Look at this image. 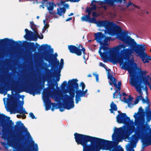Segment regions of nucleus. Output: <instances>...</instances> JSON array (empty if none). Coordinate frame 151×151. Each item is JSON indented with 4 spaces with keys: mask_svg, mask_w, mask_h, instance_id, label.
<instances>
[{
    "mask_svg": "<svg viewBox=\"0 0 151 151\" xmlns=\"http://www.w3.org/2000/svg\"><path fill=\"white\" fill-rule=\"evenodd\" d=\"M74 136L77 143L83 146V151H99L101 149L109 150V151H124L122 147L110 149L111 141L77 133H75Z\"/></svg>",
    "mask_w": 151,
    "mask_h": 151,
    "instance_id": "obj_1",
    "label": "nucleus"
},
{
    "mask_svg": "<svg viewBox=\"0 0 151 151\" xmlns=\"http://www.w3.org/2000/svg\"><path fill=\"white\" fill-rule=\"evenodd\" d=\"M78 81L76 79H73L68 81V87L67 89V91L65 92V93H69L70 95L66 97L65 101L66 104V108L69 109L74 107V98L75 96V92L76 89V102L78 104V101H81V97L85 96L88 95L87 92V90L86 89L84 91H83L85 87V85L83 82L81 83L80 87L82 88V90L79 89L78 84L77 83Z\"/></svg>",
    "mask_w": 151,
    "mask_h": 151,
    "instance_id": "obj_2",
    "label": "nucleus"
},
{
    "mask_svg": "<svg viewBox=\"0 0 151 151\" xmlns=\"http://www.w3.org/2000/svg\"><path fill=\"white\" fill-rule=\"evenodd\" d=\"M116 120L119 123L126 125L122 127L114 129V133L112 136V140L119 141L123 137L126 138L130 136L133 133L135 128L133 122L130 120L126 114H119L116 117Z\"/></svg>",
    "mask_w": 151,
    "mask_h": 151,
    "instance_id": "obj_3",
    "label": "nucleus"
},
{
    "mask_svg": "<svg viewBox=\"0 0 151 151\" xmlns=\"http://www.w3.org/2000/svg\"><path fill=\"white\" fill-rule=\"evenodd\" d=\"M96 24L98 27L104 28V29H100L99 30H104L106 34L116 35L117 38L125 42L124 35L122 32L121 28L114 23L106 21H98L96 22Z\"/></svg>",
    "mask_w": 151,
    "mask_h": 151,
    "instance_id": "obj_4",
    "label": "nucleus"
},
{
    "mask_svg": "<svg viewBox=\"0 0 151 151\" xmlns=\"http://www.w3.org/2000/svg\"><path fill=\"white\" fill-rule=\"evenodd\" d=\"M22 100V101H18L15 99H12L8 100L7 98H4V104L6 111L10 112L11 114L16 113H19L22 115L27 114L25 109L22 106L20 107L19 109H17L18 104L23 105L24 104L23 99Z\"/></svg>",
    "mask_w": 151,
    "mask_h": 151,
    "instance_id": "obj_5",
    "label": "nucleus"
},
{
    "mask_svg": "<svg viewBox=\"0 0 151 151\" xmlns=\"http://www.w3.org/2000/svg\"><path fill=\"white\" fill-rule=\"evenodd\" d=\"M96 4L95 1H93L91 4V7L86 8V12L88 13V15L82 17V21L93 23L96 22L95 18L102 14V11H101L100 9L97 10L96 6Z\"/></svg>",
    "mask_w": 151,
    "mask_h": 151,
    "instance_id": "obj_6",
    "label": "nucleus"
},
{
    "mask_svg": "<svg viewBox=\"0 0 151 151\" xmlns=\"http://www.w3.org/2000/svg\"><path fill=\"white\" fill-rule=\"evenodd\" d=\"M17 125L18 127H20L22 128L21 130L18 132L17 134L18 139L20 140H23L24 139L25 137L30 141L31 146L32 148V150L27 149L24 151H38V148L37 144L35 143L34 141L32 140V138L29 132H28L27 128L24 126L23 124L20 121L17 122Z\"/></svg>",
    "mask_w": 151,
    "mask_h": 151,
    "instance_id": "obj_7",
    "label": "nucleus"
},
{
    "mask_svg": "<svg viewBox=\"0 0 151 151\" xmlns=\"http://www.w3.org/2000/svg\"><path fill=\"white\" fill-rule=\"evenodd\" d=\"M6 118L5 115L0 114V137L3 139L7 140L8 137L7 129L11 127L12 125L7 123Z\"/></svg>",
    "mask_w": 151,
    "mask_h": 151,
    "instance_id": "obj_8",
    "label": "nucleus"
},
{
    "mask_svg": "<svg viewBox=\"0 0 151 151\" xmlns=\"http://www.w3.org/2000/svg\"><path fill=\"white\" fill-rule=\"evenodd\" d=\"M30 27L34 31L33 32L31 31H29L27 29H25L26 34L24 36V37L27 40H31L36 41L37 38L40 39L43 38V37L42 35H39L37 32V29L36 27L34 24L33 22H30Z\"/></svg>",
    "mask_w": 151,
    "mask_h": 151,
    "instance_id": "obj_9",
    "label": "nucleus"
},
{
    "mask_svg": "<svg viewBox=\"0 0 151 151\" xmlns=\"http://www.w3.org/2000/svg\"><path fill=\"white\" fill-rule=\"evenodd\" d=\"M59 96L57 92L55 90H54L52 92H51L48 89H46L44 91L42 98L45 104L46 110H48L50 109L51 105L50 101L49 99V97H51L56 99V98Z\"/></svg>",
    "mask_w": 151,
    "mask_h": 151,
    "instance_id": "obj_10",
    "label": "nucleus"
},
{
    "mask_svg": "<svg viewBox=\"0 0 151 151\" xmlns=\"http://www.w3.org/2000/svg\"><path fill=\"white\" fill-rule=\"evenodd\" d=\"M129 137L126 138H122L120 141H116V142H121L122 139H125L126 141L130 142L131 144H128L126 146V148L128 151H134L133 147L136 146V144L137 143L139 139L140 138V133L139 131L137 132L135 134L130 138L129 139Z\"/></svg>",
    "mask_w": 151,
    "mask_h": 151,
    "instance_id": "obj_11",
    "label": "nucleus"
},
{
    "mask_svg": "<svg viewBox=\"0 0 151 151\" xmlns=\"http://www.w3.org/2000/svg\"><path fill=\"white\" fill-rule=\"evenodd\" d=\"M145 48V45L142 44L137 45L134 48V51L137 56L139 57L144 63H149L151 59V58L144 52Z\"/></svg>",
    "mask_w": 151,
    "mask_h": 151,
    "instance_id": "obj_12",
    "label": "nucleus"
},
{
    "mask_svg": "<svg viewBox=\"0 0 151 151\" xmlns=\"http://www.w3.org/2000/svg\"><path fill=\"white\" fill-rule=\"evenodd\" d=\"M108 78L109 80V83L110 85H112V84L111 83L112 82L114 86L117 88L118 91L116 89L115 90V92L113 93V96H121L120 92H119L121 89V83L120 82H119L118 83V85H117L116 83V80L111 75H108ZM121 96H128L126 95L125 93H123Z\"/></svg>",
    "mask_w": 151,
    "mask_h": 151,
    "instance_id": "obj_13",
    "label": "nucleus"
},
{
    "mask_svg": "<svg viewBox=\"0 0 151 151\" xmlns=\"http://www.w3.org/2000/svg\"><path fill=\"white\" fill-rule=\"evenodd\" d=\"M7 141L8 145L13 148V151H23V146L19 142L13 139Z\"/></svg>",
    "mask_w": 151,
    "mask_h": 151,
    "instance_id": "obj_14",
    "label": "nucleus"
},
{
    "mask_svg": "<svg viewBox=\"0 0 151 151\" xmlns=\"http://www.w3.org/2000/svg\"><path fill=\"white\" fill-rule=\"evenodd\" d=\"M144 110L142 107H139L137 113H135L134 115L136 122L139 123L144 122Z\"/></svg>",
    "mask_w": 151,
    "mask_h": 151,
    "instance_id": "obj_15",
    "label": "nucleus"
},
{
    "mask_svg": "<svg viewBox=\"0 0 151 151\" xmlns=\"http://www.w3.org/2000/svg\"><path fill=\"white\" fill-rule=\"evenodd\" d=\"M68 49L70 52L74 53L78 55H81L82 51L83 52V54H85V50L80 45H79L78 48L72 45L69 46Z\"/></svg>",
    "mask_w": 151,
    "mask_h": 151,
    "instance_id": "obj_16",
    "label": "nucleus"
},
{
    "mask_svg": "<svg viewBox=\"0 0 151 151\" xmlns=\"http://www.w3.org/2000/svg\"><path fill=\"white\" fill-rule=\"evenodd\" d=\"M142 141L143 144L147 145L151 144V132L141 137Z\"/></svg>",
    "mask_w": 151,
    "mask_h": 151,
    "instance_id": "obj_17",
    "label": "nucleus"
},
{
    "mask_svg": "<svg viewBox=\"0 0 151 151\" xmlns=\"http://www.w3.org/2000/svg\"><path fill=\"white\" fill-rule=\"evenodd\" d=\"M53 4L52 3L49 2L48 4L47 5V9L49 11V12L51 14H55L56 13L53 10Z\"/></svg>",
    "mask_w": 151,
    "mask_h": 151,
    "instance_id": "obj_18",
    "label": "nucleus"
},
{
    "mask_svg": "<svg viewBox=\"0 0 151 151\" xmlns=\"http://www.w3.org/2000/svg\"><path fill=\"white\" fill-rule=\"evenodd\" d=\"M41 1L42 0H36V2L37 3L42 2V6L40 5V7H42L43 8H44V6L46 7L49 3L47 0H43L42 2Z\"/></svg>",
    "mask_w": 151,
    "mask_h": 151,
    "instance_id": "obj_19",
    "label": "nucleus"
},
{
    "mask_svg": "<svg viewBox=\"0 0 151 151\" xmlns=\"http://www.w3.org/2000/svg\"><path fill=\"white\" fill-rule=\"evenodd\" d=\"M65 9L64 8H58L57 9V14L60 16H61L65 13Z\"/></svg>",
    "mask_w": 151,
    "mask_h": 151,
    "instance_id": "obj_20",
    "label": "nucleus"
},
{
    "mask_svg": "<svg viewBox=\"0 0 151 151\" xmlns=\"http://www.w3.org/2000/svg\"><path fill=\"white\" fill-rule=\"evenodd\" d=\"M111 109H110V110L111 113H113V111H116L117 109V107L116 105L112 101L111 104Z\"/></svg>",
    "mask_w": 151,
    "mask_h": 151,
    "instance_id": "obj_21",
    "label": "nucleus"
},
{
    "mask_svg": "<svg viewBox=\"0 0 151 151\" xmlns=\"http://www.w3.org/2000/svg\"><path fill=\"white\" fill-rule=\"evenodd\" d=\"M46 21L47 20H43V22L44 24V27L42 29V31L43 32H45V30L47 29L49 27V25L47 24Z\"/></svg>",
    "mask_w": 151,
    "mask_h": 151,
    "instance_id": "obj_22",
    "label": "nucleus"
},
{
    "mask_svg": "<svg viewBox=\"0 0 151 151\" xmlns=\"http://www.w3.org/2000/svg\"><path fill=\"white\" fill-rule=\"evenodd\" d=\"M67 96H66L64 97V99L63 100V103H64V105L65 108L60 107L59 108L60 110L61 111H64L65 108L67 109L66 108V104H65V98Z\"/></svg>",
    "mask_w": 151,
    "mask_h": 151,
    "instance_id": "obj_23",
    "label": "nucleus"
},
{
    "mask_svg": "<svg viewBox=\"0 0 151 151\" xmlns=\"http://www.w3.org/2000/svg\"><path fill=\"white\" fill-rule=\"evenodd\" d=\"M64 64V60L63 59H61L60 60V64L59 69L60 70L63 68Z\"/></svg>",
    "mask_w": 151,
    "mask_h": 151,
    "instance_id": "obj_24",
    "label": "nucleus"
},
{
    "mask_svg": "<svg viewBox=\"0 0 151 151\" xmlns=\"http://www.w3.org/2000/svg\"><path fill=\"white\" fill-rule=\"evenodd\" d=\"M129 6H131V7H132V8L133 9H134L135 8H138V7L135 6L134 4H132L131 3H129L127 5V7H128Z\"/></svg>",
    "mask_w": 151,
    "mask_h": 151,
    "instance_id": "obj_25",
    "label": "nucleus"
},
{
    "mask_svg": "<svg viewBox=\"0 0 151 151\" xmlns=\"http://www.w3.org/2000/svg\"><path fill=\"white\" fill-rule=\"evenodd\" d=\"M17 118H20L22 117V119H25L26 118V116L25 115H24L23 116H22V115H17Z\"/></svg>",
    "mask_w": 151,
    "mask_h": 151,
    "instance_id": "obj_26",
    "label": "nucleus"
},
{
    "mask_svg": "<svg viewBox=\"0 0 151 151\" xmlns=\"http://www.w3.org/2000/svg\"><path fill=\"white\" fill-rule=\"evenodd\" d=\"M30 116L32 119H35V117L34 114L32 113H30L29 114Z\"/></svg>",
    "mask_w": 151,
    "mask_h": 151,
    "instance_id": "obj_27",
    "label": "nucleus"
},
{
    "mask_svg": "<svg viewBox=\"0 0 151 151\" xmlns=\"http://www.w3.org/2000/svg\"><path fill=\"white\" fill-rule=\"evenodd\" d=\"M99 65L100 66L102 67H104V68L106 69V66L105 65H104V64L102 63H99Z\"/></svg>",
    "mask_w": 151,
    "mask_h": 151,
    "instance_id": "obj_28",
    "label": "nucleus"
},
{
    "mask_svg": "<svg viewBox=\"0 0 151 151\" xmlns=\"http://www.w3.org/2000/svg\"><path fill=\"white\" fill-rule=\"evenodd\" d=\"M93 75L95 76L96 78V81L97 82H98L99 81V78H98V75L96 73H94L93 74Z\"/></svg>",
    "mask_w": 151,
    "mask_h": 151,
    "instance_id": "obj_29",
    "label": "nucleus"
},
{
    "mask_svg": "<svg viewBox=\"0 0 151 151\" xmlns=\"http://www.w3.org/2000/svg\"><path fill=\"white\" fill-rule=\"evenodd\" d=\"M147 119H149L150 120L151 119V111L150 112V113L148 114Z\"/></svg>",
    "mask_w": 151,
    "mask_h": 151,
    "instance_id": "obj_30",
    "label": "nucleus"
},
{
    "mask_svg": "<svg viewBox=\"0 0 151 151\" xmlns=\"http://www.w3.org/2000/svg\"><path fill=\"white\" fill-rule=\"evenodd\" d=\"M67 84V82L66 81H64L62 85V86L63 88Z\"/></svg>",
    "mask_w": 151,
    "mask_h": 151,
    "instance_id": "obj_31",
    "label": "nucleus"
},
{
    "mask_svg": "<svg viewBox=\"0 0 151 151\" xmlns=\"http://www.w3.org/2000/svg\"><path fill=\"white\" fill-rule=\"evenodd\" d=\"M1 143L2 145L3 146V147L6 148L7 147H6V145L4 142H1Z\"/></svg>",
    "mask_w": 151,
    "mask_h": 151,
    "instance_id": "obj_32",
    "label": "nucleus"
},
{
    "mask_svg": "<svg viewBox=\"0 0 151 151\" xmlns=\"http://www.w3.org/2000/svg\"><path fill=\"white\" fill-rule=\"evenodd\" d=\"M80 0H70V1L71 2H78L80 1Z\"/></svg>",
    "mask_w": 151,
    "mask_h": 151,
    "instance_id": "obj_33",
    "label": "nucleus"
},
{
    "mask_svg": "<svg viewBox=\"0 0 151 151\" xmlns=\"http://www.w3.org/2000/svg\"><path fill=\"white\" fill-rule=\"evenodd\" d=\"M3 41L4 42H7L9 41V40L7 38H6L3 40Z\"/></svg>",
    "mask_w": 151,
    "mask_h": 151,
    "instance_id": "obj_34",
    "label": "nucleus"
},
{
    "mask_svg": "<svg viewBox=\"0 0 151 151\" xmlns=\"http://www.w3.org/2000/svg\"><path fill=\"white\" fill-rule=\"evenodd\" d=\"M128 40H131L133 43L134 42H134V40H132V39L130 37H128Z\"/></svg>",
    "mask_w": 151,
    "mask_h": 151,
    "instance_id": "obj_35",
    "label": "nucleus"
},
{
    "mask_svg": "<svg viewBox=\"0 0 151 151\" xmlns=\"http://www.w3.org/2000/svg\"><path fill=\"white\" fill-rule=\"evenodd\" d=\"M72 18H69L67 19L66 20V21L67 22V21H69L70 20H71L72 19Z\"/></svg>",
    "mask_w": 151,
    "mask_h": 151,
    "instance_id": "obj_36",
    "label": "nucleus"
},
{
    "mask_svg": "<svg viewBox=\"0 0 151 151\" xmlns=\"http://www.w3.org/2000/svg\"><path fill=\"white\" fill-rule=\"evenodd\" d=\"M48 46L47 45H43L42 46L43 48L47 47Z\"/></svg>",
    "mask_w": 151,
    "mask_h": 151,
    "instance_id": "obj_37",
    "label": "nucleus"
},
{
    "mask_svg": "<svg viewBox=\"0 0 151 151\" xmlns=\"http://www.w3.org/2000/svg\"><path fill=\"white\" fill-rule=\"evenodd\" d=\"M65 6L67 8H68L69 7V5L68 4H66V5Z\"/></svg>",
    "mask_w": 151,
    "mask_h": 151,
    "instance_id": "obj_38",
    "label": "nucleus"
},
{
    "mask_svg": "<svg viewBox=\"0 0 151 151\" xmlns=\"http://www.w3.org/2000/svg\"><path fill=\"white\" fill-rule=\"evenodd\" d=\"M73 15V13H71L69 15V16H72Z\"/></svg>",
    "mask_w": 151,
    "mask_h": 151,
    "instance_id": "obj_39",
    "label": "nucleus"
},
{
    "mask_svg": "<svg viewBox=\"0 0 151 151\" xmlns=\"http://www.w3.org/2000/svg\"><path fill=\"white\" fill-rule=\"evenodd\" d=\"M55 55L56 56H58V55L57 54V53H56L55 54Z\"/></svg>",
    "mask_w": 151,
    "mask_h": 151,
    "instance_id": "obj_40",
    "label": "nucleus"
},
{
    "mask_svg": "<svg viewBox=\"0 0 151 151\" xmlns=\"http://www.w3.org/2000/svg\"><path fill=\"white\" fill-rule=\"evenodd\" d=\"M91 76V75H88V77H90Z\"/></svg>",
    "mask_w": 151,
    "mask_h": 151,
    "instance_id": "obj_41",
    "label": "nucleus"
},
{
    "mask_svg": "<svg viewBox=\"0 0 151 151\" xmlns=\"http://www.w3.org/2000/svg\"><path fill=\"white\" fill-rule=\"evenodd\" d=\"M37 19H39V16H37Z\"/></svg>",
    "mask_w": 151,
    "mask_h": 151,
    "instance_id": "obj_42",
    "label": "nucleus"
},
{
    "mask_svg": "<svg viewBox=\"0 0 151 151\" xmlns=\"http://www.w3.org/2000/svg\"><path fill=\"white\" fill-rule=\"evenodd\" d=\"M83 58H84V59H85V60L86 59V58H85V56H83Z\"/></svg>",
    "mask_w": 151,
    "mask_h": 151,
    "instance_id": "obj_43",
    "label": "nucleus"
},
{
    "mask_svg": "<svg viewBox=\"0 0 151 151\" xmlns=\"http://www.w3.org/2000/svg\"><path fill=\"white\" fill-rule=\"evenodd\" d=\"M58 64H59V60L58 61Z\"/></svg>",
    "mask_w": 151,
    "mask_h": 151,
    "instance_id": "obj_44",
    "label": "nucleus"
},
{
    "mask_svg": "<svg viewBox=\"0 0 151 151\" xmlns=\"http://www.w3.org/2000/svg\"><path fill=\"white\" fill-rule=\"evenodd\" d=\"M112 89H113V88H111V90H112Z\"/></svg>",
    "mask_w": 151,
    "mask_h": 151,
    "instance_id": "obj_45",
    "label": "nucleus"
},
{
    "mask_svg": "<svg viewBox=\"0 0 151 151\" xmlns=\"http://www.w3.org/2000/svg\"><path fill=\"white\" fill-rule=\"evenodd\" d=\"M62 4H63V2H62Z\"/></svg>",
    "mask_w": 151,
    "mask_h": 151,
    "instance_id": "obj_46",
    "label": "nucleus"
},
{
    "mask_svg": "<svg viewBox=\"0 0 151 151\" xmlns=\"http://www.w3.org/2000/svg\"><path fill=\"white\" fill-rule=\"evenodd\" d=\"M150 52H151V49H150Z\"/></svg>",
    "mask_w": 151,
    "mask_h": 151,
    "instance_id": "obj_47",
    "label": "nucleus"
}]
</instances>
